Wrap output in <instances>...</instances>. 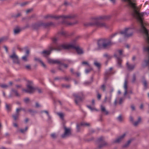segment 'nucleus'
<instances>
[{
	"mask_svg": "<svg viewBox=\"0 0 149 149\" xmlns=\"http://www.w3.org/2000/svg\"><path fill=\"white\" fill-rule=\"evenodd\" d=\"M122 0L125 2L128 1L129 2L130 6L133 9L132 14L133 16L136 18L140 24L141 26L140 30L145 35L146 41L149 44L148 30L147 29L149 26V24L143 21L142 18L143 15V13L139 12V9L136 6L135 3H133L131 0Z\"/></svg>",
	"mask_w": 149,
	"mask_h": 149,
	"instance_id": "obj_1",
	"label": "nucleus"
},
{
	"mask_svg": "<svg viewBox=\"0 0 149 149\" xmlns=\"http://www.w3.org/2000/svg\"><path fill=\"white\" fill-rule=\"evenodd\" d=\"M104 17H93L92 18L91 22L89 23V25L91 26H95L99 28H107L108 27V25L103 22H100L101 20L104 19Z\"/></svg>",
	"mask_w": 149,
	"mask_h": 149,
	"instance_id": "obj_2",
	"label": "nucleus"
},
{
	"mask_svg": "<svg viewBox=\"0 0 149 149\" xmlns=\"http://www.w3.org/2000/svg\"><path fill=\"white\" fill-rule=\"evenodd\" d=\"M75 49L78 54H81L83 53L82 49L80 48L79 45L76 46L75 44H63L59 46L56 50L60 51L64 49Z\"/></svg>",
	"mask_w": 149,
	"mask_h": 149,
	"instance_id": "obj_3",
	"label": "nucleus"
},
{
	"mask_svg": "<svg viewBox=\"0 0 149 149\" xmlns=\"http://www.w3.org/2000/svg\"><path fill=\"white\" fill-rule=\"evenodd\" d=\"M113 45L111 40L108 39H103L100 40L98 42V49H108Z\"/></svg>",
	"mask_w": 149,
	"mask_h": 149,
	"instance_id": "obj_4",
	"label": "nucleus"
},
{
	"mask_svg": "<svg viewBox=\"0 0 149 149\" xmlns=\"http://www.w3.org/2000/svg\"><path fill=\"white\" fill-rule=\"evenodd\" d=\"M76 17L74 15H62L58 16H54L51 15H47L45 17V18L46 19L48 18H55L56 19H59L61 18L65 19H72Z\"/></svg>",
	"mask_w": 149,
	"mask_h": 149,
	"instance_id": "obj_5",
	"label": "nucleus"
},
{
	"mask_svg": "<svg viewBox=\"0 0 149 149\" xmlns=\"http://www.w3.org/2000/svg\"><path fill=\"white\" fill-rule=\"evenodd\" d=\"M27 89H23L22 91L25 92L29 93H32L36 91L35 88L33 85V82L30 81H28L27 84Z\"/></svg>",
	"mask_w": 149,
	"mask_h": 149,
	"instance_id": "obj_6",
	"label": "nucleus"
},
{
	"mask_svg": "<svg viewBox=\"0 0 149 149\" xmlns=\"http://www.w3.org/2000/svg\"><path fill=\"white\" fill-rule=\"evenodd\" d=\"M133 29L132 28L128 27L125 28L124 30L120 32L121 36L123 35L126 37H129L132 36L133 34Z\"/></svg>",
	"mask_w": 149,
	"mask_h": 149,
	"instance_id": "obj_7",
	"label": "nucleus"
},
{
	"mask_svg": "<svg viewBox=\"0 0 149 149\" xmlns=\"http://www.w3.org/2000/svg\"><path fill=\"white\" fill-rule=\"evenodd\" d=\"M73 96L74 97L75 103L77 104L84 98L83 94L82 93L79 94H74Z\"/></svg>",
	"mask_w": 149,
	"mask_h": 149,
	"instance_id": "obj_8",
	"label": "nucleus"
},
{
	"mask_svg": "<svg viewBox=\"0 0 149 149\" xmlns=\"http://www.w3.org/2000/svg\"><path fill=\"white\" fill-rule=\"evenodd\" d=\"M10 58L12 59L13 63L17 64H19V61L18 56L15 52L9 56Z\"/></svg>",
	"mask_w": 149,
	"mask_h": 149,
	"instance_id": "obj_9",
	"label": "nucleus"
},
{
	"mask_svg": "<svg viewBox=\"0 0 149 149\" xmlns=\"http://www.w3.org/2000/svg\"><path fill=\"white\" fill-rule=\"evenodd\" d=\"M104 138L102 137H100L98 139V141L100 144L98 146V147L99 148H101L108 145V143L104 141Z\"/></svg>",
	"mask_w": 149,
	"mask_h": 149,
	"instance_id": "obj_10",
	"label": "nucleus"
},
{
	"mask_svg": "<svg viewBox=\"0 0 149 149\" xmlns=\"http://www.w3.org/2000/svg\"><path fill=\"white\" fill-rule=\"evenodd\" d=\"M71 134V129L68 128L66 127H64V133L62 135V137L63 138H65L69 136Z\"/></svg>",
	"mask_w": 149,
	"mask_h": 149,
	"instance_id": "obj_11",
	"label": "nucleus"
},
{
	"mask_svg": "<svg viewBox=\"0 0 149 149\" xmlns=\"http://www.w3.org/2000/svg\"><path fill=\"white\" fill-rule=\"evenodd\" d=\"M126 136V134L124 133L121 136H118L113 141L114 143H119L121 142Z\"/></svg>",
	"mask_w": 149,
	"mask_h": 149,
	"instance_id": "obj_12",
	"label": "nucleus"
},
{
	"mask_svg": "<svg viewBox=\"0 0 149 149\" xmlns=\"http://www.w3.org/2000/svg\"><path fill=\"white\" fill-rule=\"evenodd\" d=\"M121 37V34L120 33H115L111 35L109 37V40H111L113 39H116L120 38Z\"/></svg>",
	"mask_w": 149,
	"mask_h": 149,
	"instance_id": "obj_13",
	"label": "nucleus"
},
{
	"mask_svg": "<svg viewBox=\"0 0 149 149\" xmlns=\"http://www.w3.org/2000/svg\"><path fill=\"white\" fill-rule=\"evenodd\" d=\"M48 62L50 64H59L61 63V61L57 60H54L48 58L47 60Z\"/></svg>",
	"mask_w": 149,
	"mask_h": 149,
	"instance_id": "obj_14",
	"label": "nucleus"
},
{
	"mask_svg": "<svg viewBox=\"0 0 149 149\" xmlns=\"http://www.w3.org/2000/svg\"><path fill=\"white\" fill-rule=\"evenodd\" d=\"M22 109L21 108L17 109L16 110V113L13 115V117L15 120H17L19 115V112Z\"/></svg>",
	"mask_w": 149,
	"mask_h": 149,
	"instance_id": "obj_15",
	"label": "nucleus"
},
{
	"mask_svg": "<svg viewBox=\"0 0 149 149\" xmlns=\"http://www.w3.org/2000/svg\"><path fill=\"white\" fill-rule=\"evenodd\" d=\"M145 50L147 51L148 52V58L145 61V63L149 69V46L145 48Z\"/></svg>",
	"mask_w": 149,
	"mask_h": 149,
	"instance_id": "obj_16",
	"label": "nucleus"
},
{
	"mask_svg": "<svg viewBox=\"0 0 149 149\" xmlns=\"http://www.w3.org/2000/svg\"><path fill=\"white\" fill-rule=\"evenodd\" d=\"M101 111L104 114L107 115L109 114L108 111L106 110L105 107L103 106H101Z\"/></svg>",
	"mask_w": 149,
	"mask_h": 149,
	"instance_id": "obj_17",
	"label": "nucleus"
},
{
	"mask_svg": "<svg viewBox=\"0 0 149 149\" xmlns=\"http://www.w3.org/2000/svg\"><path fill=\"white\" fill-rule=\"evenodd\" d=\"M52 50V49L51 48L49 50H44L42 52V53L43 54L44 56H45L47 55H49Z\"/></svg>",
	"mask_w": 149,
	"mask_h": 149,
	"instance_id": "obj_18",
	"label": "nucleus"
},
{
	"mask_svg": "<svg viewBox=\"0 0 149 149\" xmlns=\"http://www.w3.org/2000/svg\"><path fill=\"white\" fill-rule=\"evenodd\" d=\"M126 67L127 69L129 70H133L134 68V65L130 64L128 62L126 63Z\"/></svg>",
	"mask_w": 149,
	"mask_h": 149,
	"instance_id": "obj_19",
	"label": "nucleus"
},
{
	"mask_svg": "<svg viewBox=\"0 0 149 149\" xmlns=\"http://www.w3.org/2000/svg\"><path fill=\"white\" fill-rule=\"evenodd\" d=\"M60 65L59 66V69L62 71L64 70V68H66L68 67V66L66 64H63L61 63H61L60 64Z\"/></svg>",
	"mask_w": 149,
	"mask_h": 149,
	"instance_id": "obj_20",
	"label": "nucleus"
},
{
	"mask_svg": "<svg viewBox=\"0 0 149 149\" xmlns=\"http://www.w3.org/2000/svg\"><path fill=\"white\" fill-rule=\"evenodd\" d=\"M35 60L36 61H37L39 62L40 64L44 68H46V66L45 65L44 63L40 59V58H35Z\"/></svg>",
	"mask_w": 149,
	"mask_h": 149,
	"instance_id": "obj_21",
	"label": "nucleus"
},
{
	"mask_svg": "<svg viewBox=\"0 0 149 149\" xmlns=\"http://www.w3.org/2000/svg\"><path fill=\"white\" fill-rule=\"evenodd\" d=\"M127 81L125 80V81L124 84V88L125 89V91L124 93V95H127Z\"/></svg>",
	"mask_w": 149,
	"mask_h": 149,
	"instance_id": "obj_22",
	"label": "nucleus"
},
{
	"mask_svg": "<svg viewBox=\"0 0 149 149\" xmlns=\"http://www.w3.org/2000/svg\"><path fill=\"white\" fill-rule=\"evenodd\" d=\"M21 31V30L20 28L19 27H16L14 30V33L15 34H18Z\"/></svg>",
	"mask_w": 149,
	"mask_h": 149,
	"instance_id": "obj_23",
	"label": "nucleus"
},
{
	"mask_svg": "<svg viewBox=\"0 0 149 149\" xmlns=\"http://www.w3.org/2000/svg\"><path fill=\"white\" fill-rule=\"evenodd\" d=\"M12 93L13 94H14L17 97H19L20 96V94L17 92V90L12 89L11 90Z\"/></svg>",
	"mask_w": 149,
	"mask_h": 149,
	"instance_id": "obj_24",
	"label": "nucleus"
},
{
	"mask_svg": "<svg viewBox=\"0 0 149 149\" xmlns=\"http://www.w3.org/2000/svg\"><path fill=\"white\" fill-rule=\"evenodd\" d=\"M132 141V139H130L128 140L127 142L123 146V147L124 148L127 147L131 143Z\"/></svg>",
	"mask_w": 149,
	"mask_h": 149,
	"instance_id": "obj_25",
	"label": "nucleus"
},
{
	"mask_svg": "<svg viewBox=\"0 0 149 149\" xmlns=\"http://www.w3.org/2000/svg\"><path fill=\"white\" fill-rule=\"evenodd\" d=\"M28 56L25 55L22 57L21 59L22 61L24 62H26L29 61Z\"/></svg>",
	"mask_w": 149,
	"mask_h": 149,
	"instance_id": "obj_26",
	"label": "nucleus"
},
{
	"mask_svg": "<svg viewBox=\"0 0 149 149\" xmlns=\"http://www.w3.org/2000/svg\"><path fill=\"white\" fill-rule=\"evenodd\" d=\"M141 118L140 117L139 118L138 121H136L135 122H133V125L134 126H137L141 122Z\"/></svg>",
	"mask_w": 149,
	"mask_h": 149,
	"instance_id": "obj_27",
	"label": "nucleus"
},
{
	"mask_svg": "<svg viewBox=\"0 0 149 149\" xmlns=\"http://www.w3.org/2000/svg\"><path fill=\"white\" fill-rule=\"evenodd\" d=\"M8 39V38L7 37H3L0 38V44L3 42L6 41Z\"/></svg>",
	"mask_w": 149,
	"mask_h": 149,
	"instance_id": "obj_28",
	"label": "nucleus"
},
{
	"mask_svg": "<svg viewBox=\"0 0 149 149\" xmlns=\"http://www.w3.org/2000/svg\"><path fill=\"white\" fill-rule=\"evenodd\" d=\"M143 85L145 88H147L148 87V83L147 81L146 80H144L143 81Z\"/></svg>",
	"mask_w": 149,
	"mask_h": 149,
	"instance_id": "obj_29",
	"label": "nucleus"
},
{
	"mask_svg": "<svg viewBox=\"0 0 149 149\" xmlns=\"http://www.w3.org/2000/svg\"><path fill=\"white\" fill-rule=\"evenodd\" d=\"M57 114L61 119H63V117L64 116V114L63 113H57Z\"/></svg>",
	"mask_w": 149,
	"mask_h": 149,
	"instance_id": "obj_30",
	"label": "nucleus"
},
{
	"mask_svg": "<svg viewBox=\"0 0 149 149\" xmlns=\"http://www.w3.org/2000/svg\"><path fill=\"white\" fill-rule=\"evenodd\" d=\"M28 129V127H25L24 129H20L19 130L22 133H23L25 132H26Z\"/></svg>",
	"mask_w": 149,
	"mask_h": 149,
	"instance_id": "obj_31",
	"label": "nucleus"
},
{
	"mask_svg": "<svg viewBox=\"0 0 149 149\" xmlns=\"http://www.w3.org/2000/svg\"><path fill=\"white\" fill-rule=\"evenodd\" d=\"M114 56L117 58L118 60V63L120 65L121 63V60L118 57V56L117 55H115Z\"/></svg>",
	"mask_w": 149,
	"mask_h": 149,
	"instance_id": "obj_32",
	"label": "nucleus"
},
{
	"mask_svg": "<svg viewBox=\"0 0 149 149\" xmlns=\"http://www.w3.org/2000/svg\"><path fill=\"white\" fill-rule=\"evenodd\" d=\"M6 107L8 111H10V110L11 106L10 105H8L7 104H6Z\"/></svg>",
	"mask_w": 149,
	"mask_h": 149,
	"instance_id": "obj_33",
	"label": "nucleus"
},
{
	"mask_svg": "<svg viewBox=\"0 0 149 149\" xmlns=\"http://www.w3.org/2000/svg\"><path fill=\"white\" fill-rule=\"evenodd\" d=\"M81 125L82 126H89L90 124L89 123H81Z\"/></svg>",
	"mask_w": 149,
	"mask_h": 149,
	"instance_id": "obj_34",
	"label": "nucleus"
},
{
	"mask_svg": "<svg viewBox=\"0 0 149 149\" xmlns=\"http://www.w3.org/2000/svg\"><path fill=\"white\" fill-rule=\"evenodd\" d=\"M123 51L122 49L118 50L117 51V53L120 56L122 55Z\"/></svg>",
	"mask_w": 149,
	"mask_h": 149,
	"instance_id": "obj_35",
	"label": "nucleus"
},
{
	"mask_svg": "<svg viewBox=\"0 0 149 149\" xmlns=\"http://www.w3.org/2000/svg\"><path fill=\"white\" fill-rule=\"evenodd\" d=\"M94 65L97 67H99L100 66V64L97 62L96 61L94 62Z\"/></svg>",
	"mask_w": 149,
	"mask_h": 149,
	"instance_id": "obj_36",
	"label": "nucleus"
},
{
	"mask_svg": "<svg viewBox=\"0 0 149 149\" xmlns=\"http://www.w3.org/2000/svg\"><path fill=\"white\" fill-rule=\"evenodd\" d=\"M106 86L104 85H103L101 86V89L103 91H105L106 89Z\"/></svg>",
	"mask_w": 149,
	"mask_h": 149,
	"instance_id": "obj_37",
	"label": "nucleus"
},
{
	"mask_svg": "<svg viewBox=\"0 0 149 149\" xmlns=\"http://www.w3.org/2000/svg\"><path fill=\"white\" fill-rule=\"evenodd\" d=\"M1 87L4 88H7L8 87V85L5 84L1 85Z\"/></svg>",
	"mask_w": 149,
	"mask_h": 149,
	"instance_id": "obj_38",
	"label": "nucleus"
},
{
	"mask_svg": "<svg viewBox=\"0 0 149 149\" xmlns=\"http://www.w3.org/2000/svg\"><path fill=\"white\" fill-rule=\"evenodd\" d=\"M24 101L25 103H28L29 102V98H26L24 99Z\"/></svg>",
	"mask_w": 149,
	"mask_h": 149,
	"instance_id": "obj_39",
	"label": "nucleus"
},
{
	"mask_svg": "<svg viewBox=\"0 0 149 149\" xmlns=\"http://www.w3.org/2000/svg\"><path fill=\"white\" fill-rule=\"evenodd\" d=\"M118 120L119 121H121L123 120V118L121 116H120L118 117Z\"/></svg>",
	"mask_w": 149,
	"mask_h": 149,
	"instance_id": "obj_40",
	"label": "nucleus"
},
{
	"mask_svg": "<svg viewBox=\"0 0 149 149\" xmlns=\"http://www.w3.org/2000/svg\"><path fill=\"white\" fill-rule=\"evenodd\" d=\"M62 86L63 87H65L67 88H69L70 87V85H69L63 84L62 85Z\"/></svg>",
	"mask_w": 149,
	"mask_h": 149,
	"instance_id": "obj_41",
	"label": "nucleus"
},
{
	"mask_svg": "<svg viewBox=\"0 0 149 149\" xmlns=\"http://www.w3.org/2000/svg\"><path fill=\"white\" fill-rule=\"evenodd\" d=\"M25 67V68L27 70H30L31 69V66L30 65H26Z\"/></svg>",
	"mask_w": 149,
	"mask_h": 149,
	"instance_id": "obj_42",
	"label": "nucleus"
},
{
	"mask_svg": "<svg viewBox=\"0 0 149 149\" xmlns=\"http://www.w3.org/2000/svg\"><path fill=\"white\" fill-rule=\"evenodd\" d=\"M51 137L53 139H55L56 138V135L54 133L52 134L51 135Z\"/></svg>",
	"mask_w": 149,
	"mask_h": 149,
	"instance_id": "obj_43",
	"label": "nucleus"
},
{
	"mask_svg": "<svg viewBox=\"0 0 149 149\" xmlns=\"http://www.w3.org/2000/svg\"><path fill=\"white\" fill-rule=\"evenodd\" d=\"M21 15V14L20 13H18L17 15H14L13 16H12L13 17H19Z\"/></svg>",
	"mask_w": 149,
	"mask_h": 149,
	"instance_id": "obj_44",
	"label": "nucleus"
},
{
	"mask_svg": "<svg viewBox=\"0 0 149 149\" xmlns=\"http://www.w3.org/2000/svg\"><path fill=\"white\" fill-rule=\"evenodd\" d=\"M123 99L122 98H121L120 99H119V104H122V102H123Z\"/></svg>",
	"mask_w": 149,
	"mask_h": 149,
	"instance_id": "obj_45",
	"label": "nucleus"
},
{
	"mask_svg": "<svg viewBox=\"0 0 149 149\" xmlns=\"http://www.w3.org/2000/svg\"><path fill=\"white\" fill-rule=\"evenodd\" d=\"M58 39L57 38H56L55 37H54L52 38V41L53 42H56L57 40H58Z\"/></svg>",
	"mask_w": 149,
	"mask_h": 149,
	"instance_id": "obj_46",
	"label": "nucleus"
},
{
	"mask_svg": "<svg viewBox=\"0 0 149 149\" xmlns=\"http://www.w3.org/2000/svg\"><path fill=\"white\" fill-rule=\"evenodd\" d=\"M65 32L63 31H61L59 32V34L61 35L64 36L65 34Z\"/></svg>",
	"mask_w": 149,
	"mask_h": 149,
	"instance_id": "obj_47",
	"label": "nucleus"
},
{
	"mask_svg": "<svg viewBox=\"0 0 149 149\" xmlns=\"http://www.w3.org/2000/svg\"><path fill=\"white\" fill-rule=\"evenodd\" d=\"M80 38V36H77L76 37V38L74 39V40L73 41H76L77 40L79 39Z\"/></svg>",
	"mask_w": 149,
	"mask_h": 149,
	"instance_id": "obj_48",
	"label": "nucleus"
},
{
	"mask_svg": "<svg viewBox=\"0 0 149 149\" xmlns=\"http://www.w3.org/2000/svg\"><path fill=\"white\" fill-rule=\"evenodd\" d=\"M101 95L99 93H97V98L98 99L100 100L101 98Z\"/></svg>",
	"mask_w": 149,
	"mask_h": 149,
	"instance_id": "obj_49",
	"label": "nucleus"
},
{
	"mask_svg": "<svg viewBox=\"0 0 149 149\" xmlns=\"http://www.w3.org/2000/svg\"><path fill=\"white\" fill-rule=\"evenodd\" d=\"M52 24H53V23L52 22L48 23H46L45 24V26H49V25H52Z\"/></svg>",
	"mask_w": 149,
	"mask_h": 149,
	"instance_id": "obj_50",
	"label": "nucleus"
},
{
	"mask_svg": "<svg viewBox=\"0 0 149 149\" xmlns=\"http://www.w3.org/2000/svg\"><path fill=\"white\" fill-rule=\"evenodd\" d=\"M32 9H28V10H26V12L27 13H29L31 12V11H32Z\"/></svg>",
	"mask_w": 149,
	"mask_h": 149,
	"instance_id": "obj_51",
	"label": "nucleus"
},
{
	"mask_svg": "<svg viewBox=\"0 0 149 149\" xmlns=\"http://www.w3.org/2000/svg\"><path fill=\"white\" fill-rule=\"evenodd\" d=\"M36 90H37L38 91V92L39 93H40L42 92V90L41 89H40V88H37V89L36 88Z\"/></svg>",
	"mask_w": 149,
	"mask_h": 149,
	"instance_id": "obj_52",
	"label": "nucleus"
},
{
	"mask_svg": "<svg viewBox=\"0 0 149 149\" xmlns=\"http://www.w3.org/2000/svg\"><path fill=\"white\" fill-rule=\"evenodd\" d=\"M82 64H86L88 65L89 66V65L88 63V62H87L86 61H83L82 63Z\"/></svg>",
	"mask_w": 149,
	"mask_h": 149,
	"instance_id": "obj_53",
	"label": "nucleus"
},
{
	"mask_svg": "<svg viewBox=\"0 0 149 149\" xmlns=\"http://www.w3.org/2000/svg\"><path fill=\"white\" fill-rule=\"evenodd\" d=\"M15 87L17 88H19L21 87V86L19 85H16Z\"/></svg>",
	"mask_w": 149,
	"mask_h": 149,
	"instance_id": "obj_54",
	"label": "nucleus"
},
{
	"mask_svg": "<svg viewBox=\"0 0 149 149\" xmlns=\"http://www.w3.org/2000/svg\"><path fill=\"white\" fill-rule=\"evenodd\" d=\"M131 108L132 110H135V107L134 105H132L131 106Z\"/></svg>",
	"mask_w": 149,
	"mask_h": 149,
	"instance_id": "obj_55",
	"label": "nucleus"
},
{
	"mask_svg": "<svg viewBox=\"0 0 149 149\" xmlns=\"http://www.w3.org/2000/svg\"><path fill=\"white\" fill-rule=\"evenodd\" d=\"M3 47L6 50V52H8V48H7V47L6 46H3Z\"/></svg>",
	"mask_w": 149,
	"mask_h": 149,
	"instance_id": "obj_56",
	"label": "nucleus"
},
{
	"mask_svg": "<svg viewBox=\"0 0 149 149\" xmlns=\"http://www.w3.org/2000/svg\"><path fill=\"white\" fill-rule=\"evenodd\" d=\"M29 50H27L26 51V55L28 56H29Z\"/></svg>",
	"mask_w": 149,
	"mask_h": 149,
	"instance_id": "obj_57",
	"label": "nucleus"
},
{
	"mask_svg": "<svg viewBox=\"0 0 149 149\" xmlns=\"http://www.w3.org/2000/svg\"><path fill=\"white\" fill-rule=\"evenodd\" d=\"M130 120L131 122H132L133 123L134 120H133V118L132 117V116L130 117Z\"/></svg>",
	"mask_w": 149,
	"mask_h": 149,
	"instance_id": "obj_58",
	"label": "nucleus"
},
{
	"mask_svg": "<svg viewBox=\"0 0 149 149\" xmlns=\"http://www.w3.org/2000/svg\"><path fill=\"white\" fill-rule=\"evenodd\" d=\"M111 2L113 4H115L116 3V0H110Z\"/></svg>",
	"mask_w": 149,
	"mask_h": 149,
	"instance_id": "obj_59",
	"label": "nucleus"
},
{
	"mask_svg": "<svg viewBox=\"0 0 149 149\" xmlns=\"http://www.w3.org/2000/svg\"><path fill=\"white\" fill-rule=\"evenodd\" d=\"M36 107H40V105L38 103L36 102Z\"/></svg>",
	"mask_w": 149,
	"mask_h": 149,
	"instance_id": "obj_60",
	"label": "nucleus"
},
{
	"mask_svg": "<svg viewBox=\"0 0 149 149\" xmlns=\"http://www.w3.org/2000/svg\"><path fill=\"white\" fill-rule=\"evenodd\" d=\"M27 4V2H24L22 3L21 4V6H24V5H25L26 4Z\"/></svg>",
	"mask_w": 149,
	"mask_h": 149,
	"instance_id": "obj_61",
	"label": "nucleus"
},
{
	"mask_svg": "<svg viewBox=\"0 0 149 149\" xmlns=\"http://www.w3.org/2000/svg\"><path fill=\"white\" fill-rule=\"evenodd\" d=\"M88 107L91 110H94V108H92L90 106H88Z\"/></svg>",
	"mask_w": 149,
	"mask_h": 149,
	"instance_id": "obj_62",
	"label": "nucleus"
},
{
	"mask_svg": "<svg viewBox=\"0 0 149 149\" xmlns=\"http://www.w3.org/2000/svg\"><path fill=\"white\" fill-rule=\"evenodd\" d=\"M135 79H136L135 77V76H134L133 77L132 82H134L135 81Z\"/></svg>",
	"mask_w": 149,
	"mask_h": 149,
	"instance_id": "obj_63",
	"label": "nucleus"
},
{
	"mask_svg": "<svg viewBox=\"0 0 149 149\" xmlns=\"http://www.w3.org/2000/svg\"><path fill=\"white\" fill-rule=\"evenodd\" d=\"M65 79L66 80H68L70 79V78L69 77H66L65 78Z\"/></svg>",
	"mask_w": 149,
	"mask_h": 149,
	"instance_id": "obj_64",
	"label": "nucleus"
}]
</instances>
